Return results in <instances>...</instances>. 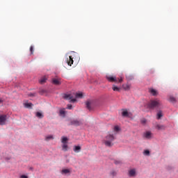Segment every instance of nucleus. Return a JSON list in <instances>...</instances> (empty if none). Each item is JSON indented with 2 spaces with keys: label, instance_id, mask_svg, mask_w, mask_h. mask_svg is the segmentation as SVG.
Segmentation results:
<instances>
[{
  "label": "nucleus",
  "instance_id": "nucleus-18",
  "mask_svg": "<svg viewBox=\"0 0 178 178\" xmlns=\"http://www.w3.org/2000/svg\"><path fill=\"white\" fill-rule=\"evenodd\" d=\"M35 116L37 118H38L39 119H42V118H44V115H42V113H41L40 112H37L35 114Z\"/></svg>",
  "mask_w": 178,
  "mask_h": 178
},
{
  "label": "nucleus",
  "instance_id": "nucleus-13",
  "mask_svg": "<svg viewBox=\"0 0 178 178\" xmlns=\"http://www.w3.org/2000/svg\"><path fill=\"white\" fill-rule=\"evenodd\" d=\"M122 115L124 118H129V111L126 109H123Z\"/></svg>",
  "mask_w": 178,
  "mask_h": 178
},
{
  "label": "nucleus",
  "instance_id": "nucleus-17",
  "mask_svg": "<svg viewBox=\"0 0 178 178\" xmlns=\"http://www.w3.org/2000/svg\"><path fill=\"white\" fill-rule=\"evenodd\" d=\"M73 149L76 153L80 152L81 151V147H80V146H74Z\"/></svg>",
  "mask_w": 178,
  "mask_h": 178
},
{
  "label": "nucleus",
  "instance_id": "nucleus-3",
  "mask_svg": "<svg viewBox=\"0 0 178 178\" xmlns=\"http://www.w3.org/2000/svg\"><path fill=\"white\" fill-rule=\"evenodd\" d=\"M114 140H115V136L109 134L106 136V140H104L105 145H106V147H112V145H113V143H112V141H113Z\"/></svg>",
  "mask_w": 178,
  "mask_h": 178
},
{
  "label": "nucleus",
  "instance_id": "nucleus-25",
  "mask_svg": "<svg viewBox=\"0 0 178 178\" xmlns=\"http://www.w3.org/2000/svg\"><path fill=\"white\" fill-rule=\"evenodd\" d=\"M46 81H47V78H45V77L42 78V79L39 81V82H40V84H44V83H46Z\"/></svg>",
  "mask_w": 178,
  "mask_h": 178
},
{
  "label": "nucleus",
  "instance_id": "nucleus-12",
  "mask_svg": "<svg viewBox=\"0 0 178 178\" xmlns=\"http://www.w3.org/2000/svg\"><path fill=\"white\" fill-rule=\"evenodd\" d=\"M149 92H150V94H152V95H153L154 97H156V95H158V91H156V90L154 88H149Z\"/></svg>",
  "mask_w": 178,
  "mask_h": 178
},
{
  "label": "nucleus",
  "instance_id": "nucleus-6",
  "mask_svg": "<svg viewBox=\"0 0 178 178\" xmlns=\"http://www.w3.org/2000/svg\"><path fill=\"white\" fill-rule=\"evenodd\" d=\"M6 123V115H0V125L3 126Z\"/></svg>",
  "mask_w": 178,
  "mask_h": 178
},
{
  "label": "nucleus",
  "instance_id": "nucleus-7",
  "mask_svg": "<svg viewBox=\"0 0 178 178\" xmlns=\"http://www.w3.org/2000/svg\"><path fill=\"white\" fill-rule=\"evenodd\" d=\"M52 84H54V86H60V79L58 78H53L51 79Z\"/></svg>",
  "mask_w": 178,
  "mask_h": 178
},
{
  "label": "nucleus",
  "instance_id": "nucleus-10",
  "mask_svg": "<svg viewBox=\"0 0 178 178\" xmlns=\"http://www.w3.org/2000/svg\"><path fill=\"white\" fill-rule=\"evenodd\" d=\"M122 88L124 91H130V88H131V84L125 83L122 85Z\"/></svg>",
  "mask_w": 178,
  "mask_h": 178
},
{
  "label": "nucleus",
  "instance_id": "nucleus-1",
  "mask_svg": "<svg viewBox=\"0 0 178 178\" xmlns=\"http://www.w3.org/2000/svg\"><path fill=\"white\" fill-rule=\"evenodd\" d=\"M161 106L162 102L158 99L150 100L147 104V106L149 108V109H155V108H159Z\"/></svg>",
  "mask_w": 178,
  "mask_h": 178
},
{
  "label": "nucleus",
  "instance_id": "nucleus-23",
  "mask_svg": "<svg viewBox=\"0 0 178 178\" xmlns=\"http://www.w3.org/2000/svg\"><path fill=\"white\" fill-rule=\"evenodd\" d=\"M75 97L76 98H83V92L76 93Z\"/></svg>",
  "mask_w": 178,
  "mask_h": 178
},
{
  "label": "nucleus",
  "instance_id": "nucleus-5",
  "mask_svg": "<svg viewBox=\"0 0 178 178\" xmlns=\"http://www.w3.org/2000/svg\"><path fill=\"white\" fill-rule=\"evenodd\" d=\"M128 176L129 177H136V176H137V172L136 171V169L133 168L129 170L128 172Z\"/></svg>",
  "mask_w": 178,
  "mask_h": 178
},
{
  "label": "nucleus",
  "instance_id": "nucleus-31",
  "mask_svg": "<svg viewBox=\"0 0 178 178\" xmlns=\"http://www.w3.org/2000/svg\"><path fill=\"white\" fill-rule=\"evenodd\" d=\"M120 130V128H119L118 126H115L114 127V131H119Z\"/></svg>",
  "mask_w": 178,
  "mask_h": 178
},
{
  "label": "nucleus",
  "instance_id": "nucleus-36",
  "mask_svg": "<svg viewBox=\"0 0 178 178\" xmlns=\"http://www.w3.org/2000/svg\"><path fill=\"white\" fill-rule=\"evenodd\" d=\"M122 162H120V161H115V165H119V163H121Z\"/></svg>",
  "mask_w": 178,
  "mask_h": 178
},
{
  "label": "nucleus",
  "instance_id": "nucleus-24",
  "mask_svg": "<svg viewBox=\"0 0 178 178\" xmlns=\"http://www.w3.org/2000/svg\"><path fill=\"white\" fill-rule=\"evenodd\" d=\"M162 116H163V115L162 114V112L160 111L157 113V119L158 120H159V119H161V118H162Z\"/></svg>",
  "mask_w": 178,
  "mask_h": 178
},
{
  "label": "nucleus",
  "instance_id": "nucleus-20",
  "mask_svg": "<svg viewBox=\"0 0 178 178\" xmlns=\"http://www.w3.org/2000/svg\"><path fill=\"white\" fill-rule=\"evenodd\" d=\"M51 140H54V136L52 135H49L45 137L46 141H49Z\"/></svg>",
  "mask_w": 178,
  "mask_h": 178
},
{
  "label": "nucleus",
  "instance_id": "nucleus-4",
  "mask_svg": "<svg viewBox=\"0 0 178 178\" xmlns=\"http://www.w3.org/2000/svg\"><path fill=\"white\" fill-rule=\"evenodd\" d=\"M64 99H67V101H70V102H76V99H73V95L71 94H65L63 95Z\"/></svg>",
  "mask_w": 178,
  "mask_h": 178
},
{
  "label": "nucleus",
  "instance_id": "nucleus-34",
  "mask_svg": "<svg viewBox=\"0 0 178 178\" xmlns=\"http://www.w3.org/2000/svg\"><path fill=\"white\" fill-rule=\"evenodd\" d=\"M60 114L65 115V111H63V110L60 111Z\"/></svg>",
  "mask_w": 178,
  "mask_h": 178
},
{
  "label": "nucleus",
  "instance_id": "nucleus-28",
  "mask_svg": "<svg viewBox=\"0 0 178 178\" xmlns=\"http://www.w3.org/2000/svg\"><path fill=\"white\" fill-rule=\"evenodd\" d=\"M143 154L144 155H146L147 156H149V150H145L144 152H143Z\"/></svg>",
  "mask_w": 178,
  "mask_h": 178
},
{
  "label": "nucleus",
  "instance_id": "nucleus-11",
  "mask_svg": "<svg viewBox=\"0 0 178 178\" xmlns=\"http://www.w3.org/2000/svg\"><path fill=\"white\" fill-rule=\"evenodd\" d=\"M73 57L70 56L69 58H67V63L68 66H72V65H73Z\"/></svg>",
  "mask_w": 178,
  "mask_h": 178
},
{
  "label": "nucleus",
  "instance_id": "nucleus-30",
  "mask_svg": "<svg viewBox=\"0 0 178 178\" xmlns=\"http://www.w3.org/2000/svg\"><path fill=\"white\" fill-rule=\"evenodd\" d=\"M30 52H31V55H33V54L34 53V49H33V46H31V47H30Z\"/></svg>",
  "mask_w": 178,
  "mask_h": 178
},
{
  "label": "nucleus",
  "instance_id": "nucleus-14",
  "mask_svg": "<svg viewBox=\"0 0 178 178\" xmlns=\"http://www.w3.org/2000/svg\"><path fill=\"white\" fill-rule=\"evenodd\" d=\"M151 136H152V134L151 133V131H146L144 134V137L145 138H151Z\"/></svg>",
  "mask_w": 178,
  "mask_h": 178
},
{
  "label": "nucleus",
  "instance_id": "nucleus-22",
  "mask_svg": "<svg viewBox=\"0 0 178 178\" xmlns=\"http://www.w3.org/2000/svg\"><path fill=\"white\" fill-rule=\"evenodd\" d=\"M61 143H62L63 144H67V138L63 136V137L62 138Z\"/></svg>",
  "mask_w": 178,
  "mask_h": 178
},
{
  "label": "nucleus",
  "instance_id": "nucleus-2",
  "mask_svg": "<svg viewBox=\"0 0 178 178\" xmlns=\"http://www.w3.org/2000/svg\"><path fill=\"white\" fill-rule=\"evenodd\" d=\"M106 79L110 83H122L123 81V77H122V76L119 79L115 76L107 75V76H106Z\"/></svg>",
  "mask_w": 178,
  "mask_h": 178
},
{
  "label": "nucleus",
  "instance_id": "nucleus-15",
  "mask_svg": "<svg viewBox=\"0 0 178 178\" xmlns=\"http://www.w3.org/2000/svg\"><path fill=\"white\" fill-rule=\"evenodd\" d=\"M68 149H69V146L67 145V143H63V145H62L63 151L66 152V151H67Z\"/></svg>",
  "mask_w": 178,
  "mask_h": 178
},
{
  "label": "nucleus",
  "instance_id": "nucleus-32",
  "mask_svg": "<svg viewBox=\"0 0 178 178\" xmlns=\"http://www.w3.org/2000/svg\"><path fill=\"white\" fill-rule=\"evenodd\" d=\"M72 108H73V106H72V104L67 105V109H72Z\"/></svg>",
  "mask_w": 178,
  "mask_h": 178
},
{
  "label": "nucleus",
  "instance_id": "nucleus-37",
  "mask_svg": "<svg viewBox=\"0 0 178 178\" xmlns=\"http://www.w3.org/2000/svg\"><path fill=\"white\" fill-rule=\"evenodd\" d=\"M29 97H34V94H30Z\"/></svg>",
  "mask_w": 178,
  "mask_h": 178
},
{
  "label": "nucleus",
  "instance_id": "nucleus-29",
  "mask_svg": "<svg viewBox=\"0 0 178 178\" xmlns=\"http://www.w3.org/2000/svg\"><path fill=\"white\" fill-rule=\"evenodd\" d=\"M110 175H111V176H113V177H115V176H116V175H117V172H116V171L113 170L111 172Z\"/></svg>",
  "mask_w": 178,
  "mask_h": 178
},
{
  "label": "nucleus",
  "instance_id": "nucleus-33",
  "mask_svg": "<svg viewBox=\"0 0 178 178\" xmlns=\"http://www.w3.org/2000/svg\"><path fill=\"white\" fill-rule=\"evenodd\" d=\"M2 104H3V100L0 98V106H2Z\"/></svg>",
  "mask_w": 178,
  "mask_h": 178
},
{
  "label": "nucleus",
  "instance_id": "nucleus-26",
  "mask_svg": "<svg viewBox=\"0 0 178 178\" xmlns=\"http://www.w3.org/2000/svg\"><path fill=\"white\" fill-rule=\"evenodd\" d=\"M25 108H31V106H33V104L32 103H25L24 104Z\"/></svg>",
  "mask_w": 178,
  "mask_h": 178
},
{
  "label": "nucleus",
  "instance_id": "nucleus-19",
  "mask_svg": "<svg viewBox=\"0 0 178 178\" xmlns=\"http://www.w3.org/2000/svg\"><path fill=\"white\" fill-rule=\"evenodd\" d=\"M112 90H113L114 91H120V88L116 86L115 85H113L112 86Z\"/></svg>",
  "mask_w": 178,
  "mask_h": 178
},
{
  "label": "nucleus",
  "instance_id": "nucleus-27",
  "mask_svg": "<svg viewBox=\"0 0 178 178\" xmlns=\"http://www.w3.org/2000/svg\"><path fill=\"white\" fill-rule=\"evenodd\" d=\"M170 102H172V103L176 102V98H175L174 97L170 96Z\"/></svg>",
  "mask_w": 178,
  "mask_h": 178
},
{
  "label": "nucleus",
  "instance_id": "nucleus-16",
  "mask_svg": "<svg viewBox=\"0 0 178 178\" xmlns=\"http://www.w3.org/2000/svg\"><path fill=\"white\" fill-rule=\"evenodd\" d=\"M69 173H70V169H63L61 170V175H69Z\"/></svg>",
  "mask_w": 178,
  "mask_h": 178
},
{
  "label": "nucleus",
  "instance_id": "nucleus-38",
  "mask_svg": "<svg viewBox=\"0 0 178 178\" xmlns=\"http://www.w3.org/2000/svg\"><path fill=\"white\" fill-rule=\"evenodd\" d=\"M143 123H145V120H143Z\"/></svg>",
  "mask_w": 178,
  "mask_h": 178
},
{
  "label": "nucleus",
  "instance_id": "nucleus-21",
  "mask_svg": "<svg viewBox=\"0 0 178 178\" xmlns=\"http://www.w3.org/2000/svg\"><path fill=\"white\" fill-rule=\"evenodd\" d=\"M86 108H87L89 111H91V102H90V101L86 102Z\"/></svg>",
  "mask_w": 178,
  "mask_h": 178
},
{
  "label": "nucleus",
  "instance_id": "nucleus-8",
  "mask_svg": "<svg viewBox=\"0 0 178 178\" xmlns=\"http://www.w3.org/2000/svg\"><path fill=\"white\" fill-rule=\"evenodd\" d=\"M70 124H72V126H81L83 123L81 121L73 120L71 121Z\"/></svg>",
  "mask_w": 178,
  "mask_h": 178
},
{
  "label": "nucleus",
  "instance_id": "nucleus-35",
  "mask_svg": "<svg viewBox=\"0 0 178 178\" xmlns=\"http://www.w3.org/2000/svg\"><path fill=\"white\" fill-rule=\"evenodd\" d=\"M20 178H29L26 175H21Z\"/></svg>",
  "mask_w": 178,
  "mask_h": 178
},
{
  "label": "nucleus",
  "instance_id": "nucleus-9",
  "mask_svg": "<svg viewBox=\"0 0 178 178\" xmlns=\"http://www.w3.org/2000/svg\"><path fill=\"white\" fill-rule=\"evenodd\" d=\"M155 129H156V130H165L166 126L163 124H157L155 126Z\"/></svg>",
  "mask_w": 178,
  "mask_h": 178
}]
</instances>
